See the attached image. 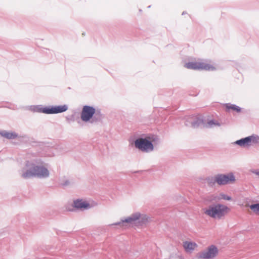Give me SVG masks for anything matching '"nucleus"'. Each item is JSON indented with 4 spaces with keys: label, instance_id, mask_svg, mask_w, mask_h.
I'll return each mask as SVG.
<instances>
[{
    "label": "nucleus",
    "instance_id": "nucleus-1",
    "mask_svg": "<svg viewBox=\"0 0 259 259\" xmlns=\"http://www.w3.org/2000/svg\"><path fill=\"white\" fill-rule=\"evenodd\" d=\"M151 218L147 215L139 212L132 214L130 217L122 220L121 222L114 224V225H119L121 227H126L133 225L142 226L146 225L151 222Z\"/></svg>",
    "mask_w": 259,
    "mask_h": 259
},
{
    "label": "nucleus",
    "instance_id": "nucleus-2",
    "mask_svg": "<svg viewBox=\"0 0 259 259\" xmlns=\"http://www.w3.org/2000/svg\"><path fill=\"white\" fill-rule=\"evenodd\" d=\"M230 211L226 205L217 204L202 209L203 213L207 217L217 220L224 218Z\"/></svg>",
    "mask_w": 259,
    "mask_h": 259
},
{
    "label": "nucleus",
    "instance_id": "nucleus-3",
    "mask_svg": "<svg viewBox=\"0 0 259 259\" xmlns=\"http://www.w3.org/2000/svg\"><path fill=\"white\" fill-rule=\"evenodd\" d=\"M184 66L187 69L193 70H205L210 71L213 70L215 69L213 65L202 61L188 62L186 63Z\"/></svg>",
    "mask_w": 259,
    "mask_h": 259
},
{
    "label": "nucleus",
    "instance_id": "nucleus-4",
    "mask_svg": "<svg viewBox=\"0 0 259 259\" xmlns=\"http://www.w3.org/2000/svg\"><path fill=\"white\" fill-rule=\"evenodd\" d=\"M218 247L214 245H211L196 256L194 259H213L218 255Z\"/></svg>",
    "mask_w": 259,
    "mask_h": 259
},
{
    "label": "nucleus",
    "instance_id": "nucleus-5",
    "mask_svg": "<svg viewBox=\"0 0 259 259\" xmlns=\"http://www.w3.org/2000/svg\"><path fill=\"white\" fill-rule=\"evenodd\" d=\"M49 175V171L45 167L36 166L33 168V171L28 170L24 173L23 175V177L25 178H28L33 176L47 177Z\"/></svg>",
    "mask_w": 259,
    "mask_h": 259
},
{
    "label": "nucleus",
    "instance_id": "nucleus-6",
    "mask_svg": "<svg viewBox=\"0 0 259 259\" xmlns=\"http://www.w3.org/2000/svg\"><path fill=\"white\" fill-rule=\"evenodd\" d=\"M135 146L142 151L148 152L153 150V145L149 138H139L135 141Z\"/></svg>",
    "mask_w": 259,
    "mask_h": 259
},
{
    "label": "nucleus",
    "instance_id": "nucleus-7",
    "mask_svg": "<svg viewBox=\"0 0 259 259\" xmlns=\"http://www.w3.org/2000/svg\"><path fill=\"white\" fill-rule=\"evenodd\" d=\"M235 177L232 174L226 175H219L215 177V181L219 185H226L234 183Z\"/></svg>",
    "mask_w": 259,
    "mask_h": 259
},
{
    "label": "nucleus",
    "instance_id": "nucleus-8",
    "mask_svg": "<svg viewBox=\"0 0 259 259\" xmlns=\"http://www.w3.org/2000/svg\"><path fill=\"white\" fill-rule=\"evenodd\" d=\"M68 107L66 105L49 106L43 108L42 112L46 114H56L66 111Z\"/></svg>",
    "mask_w": 259,
    "mask_h": 259
},
{
    "label": "nucleus",
    "instance_id": "nucleus-9",
    "mask_svg": "<svg viewBox=\"0 0 259 259\" xmlns=\"http://www.w3.org/2000/svg\"><path fill=\"white\" fill-rule=\"evenodd\" d=\"M95 113V109L92 107L84 106L83 107L81 118L83 121H88Z\"/></svg>",
    "mask_w": 259,
    "mask_h": 259
},
{
    "label": "nucleus",
    "instance_id": "nucleus-10",
    "mask_svg": "<svg viewBox=\"0 0 259 259\" xmlns=\"http://www.w3.org/2000/svg\"><path fill=\"white\" fill-rule=\"evenodd\" d=\"M259 139L254 136H249L241 140L237 141L235 143L242 147H247L251 145L252 143H257Z\"/></svg>",
    "mask_w": 259,
    "mask_h": 259
},
{
    "label": "nucleus",
    "instance_id": "nucleus-11",
    "mask_svg": "<svg viewBox=\"0 0 259 259\" xmlns=\"http://www.w3.org/2000/svg\"><path fill=\"white\" fill-rule=\"evenodd\" d=\"M73 207L76 209L84 210L91 207L90 204L86 201L77 199L73 202Z\"/></svg>",
    "mask_w": 259,
    "mask_h": 259
},
{
    "label": "nucleus",
    "instance_id": "nucleus-12",
    "mask_svg": "<svg viewBox=\"0 0 259 259\" xmlns=\"http://www.w3.org/2000/svg\"><path fill=\"white\" fill-rule=\"evenodd\" d=\"M183 246L187 252H192L198 247V245L195 242L185 241L183 243Z\"/></svg>",
    "mask_w": 259,
    "mask_h": 259
},
{
    "label": "nucleus",
    "instance_id": "nucleus-13",
    "mask_svg": "<svg viewBox=\"0 0 259 259\" xmlns=\"http://www.w3.org/2000/svg\"><path fill=\"white\" fill-rule=\"evenodd\" d=\"M225 107L228 110H232L237 112L241 111V108L235 105L227 104L225 105Z\"/></svg>",
    "mask_w": 259,
    "mask_h": 259
},
{
    "label": "nucleus",
    "instance_id": "nucleus-14",
    "mask_svg": "<svg viewBox=\"0 0 259 259\" xmlns=\"http://www.w3.org/2000/svg\"><path fill=\"white\" fill-rule=\"evenodd\" d=\"M2 135L4 137L9 139H14L17 137V135L16 134L9 132H4L2 134Z\"/></svg>",
    "mask_w": 259,
    "mask_h": 259
},
{
    "label": "nucleus",
    "instance_id": "nucleus-15",
    "mask_svg": "<svg viewBox=\"0 0 259 259\" xmlns=\"http://www.w3.org/2000/svg\"><path fill=\"white\" fill-rule=\"evenodd\" d=\"M249 207L255 213L259 215V203L252 204L250 205Z\"/></svg>",
    "mask_w": 259,
    "mask_h": 259
},
{
    "label": "nucleus",
    "instance_id": "nucleus-16",
    "mask_svg": "<svg viewBox=\"0 0 259 259\" xmlns=\"http://www.w3.org/2000/svg\"><path fill=\"white\" fill-rule=\"evenodd\" d=\"M221 197L219 198V199H223L227 200H230L231 199V197L227 196L224 194H220Z\"/></svg>",
    "mask_w": 259,
    "mask_h": 259
},
{
    "label": "nucleus",
    "instance_id": "nucleus-17",
    "mask_svg": "<svg viewBox=\"0 0 259 259\" xmlns=\"http://www.w3.org/2000/svg\"><path fill=\"white\" fill-rule=\"evenodd\" d=\"M67 210H68V211H72L73 210V208H66Z\"/></svg>",
    "mask_w": 259,
    "mask_h": 259
}]
</instances>
